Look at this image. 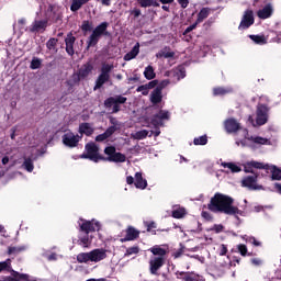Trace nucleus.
<instances>
[{"label": "nucleus", "instance_id": "1", "mask_svg": "<svg viewBox=\"0 0 281 281\" xmlns=\"http://www.w3.org/2000/svg\"><path fill=\"white\" fill-rule=\"evenodd\" d=\"M85 150L86 153L80 155V159H89L94 164H98L99 161L124 164V161H126V155L117 151L115 146H108L104 148L103 153L108 157L100 155V147H98L95 143H87L85 146Z\"/></svg>", "mask_w": 281, "mask_h": 281}, {"label": "nucleus", "instance_id": "2", "mask_svg": "<svg viewBox=\"0 0 281 281\" xmlns=\"http://www.w3.org/2000/svg\"><path fill=\"white\" fill-rule=\"evenodd\" d=\"M207 210L214 214H226L227 216H236V214H241L238 206H234V198L216 192L214 196L211 198Z\"/></svg>", "mask_w": 281, "mask_h": 281}, {"label": "nucleus", "instance_id": "3", "mask_svg": "<svg viewBox=\"0 0 281 281\" xmlns=\"http://www.w3.org/2000/svg\"><path fill=\"white\" fill-rule=\"evenodd\" d=\"M148 251L151 254L149 258V273L157 276L159 269H161L166 265V260H168V248L155 245L150 247Z\"/></svg>", "mask_w": 281, "mask_h": 281}, {"label": "nucleus", "instance_id": "4", "mask_svg": "<svg viewBox=\"0 0 281 281\" xmlns=\"http://www.w3.org/2000/svg\"><path fill=\"white\" fill-rule=\"evenodd\" d=\"M102 36H111V33L109 32V22H101L94 30H92V33L87 40V49L95 47L98 43H100Z\"/></svg>", "mask_w": 281, "mask_h": 281}, {"label": "nucleus", "instance_id": "5", "mask_svg": "<svg viewBox=\"0 0 281 281\" xmlns=\"http://www.w3.org/2000/svg\"><path fill=\"white\" fill-rule=\"evenodd\" d=\"M102 260H106V249L104 248H95L90 252H80L77 255V262L80 265H87V262H102Z\"/></svg>", "mask_w": 281, "mask_h": 281}, {"label": "nucleus", "instance_id": "6", "mask_svg": "<svg viewBox=\"0 0 281 281\" xmlns=\"http://www.w3.org/2000/svg\"><path fill=\"white\" fill-rule=\"evenodd\" d=\"M115 69V66L113 64H109L106 61L101 64L100 75L98 76L94 85V91H98V89H102L106 82H110L111 80V71Z\"/></svg>", "mask_w": 281, "mask_h": 281}, {"label": "nucleus", "instance_id": "7", "mask_svg": "<svg viewBox=\"0 0 281 281\" xmlns=\"http://www.w3.org/2000/svg\"><path fill=\"white\" fill-rule=\"evenodd\" d=\"M46 21L48 22V25L56 24V25H63V10L60 7H57L55 4H49L46 12H45Z\"/></svg>", "mask_w": 281, "mask_h": 281}, {"label": "nucleus", "instance_id": "8", "mask_svg": "<svg viewBox=\"0 0 281 281\" xmlns=\"http://www.w3.org/2000/svg\"><path fill=\"white\" fill-rule=\"evenodd\" d=\"M127 100L128 99L126 97L117 94L105 99L103 105L105 109H112V113H120V111H122L120 104H126Z\"/></svg>", "mask_w": 281, "mask_h": 281}, {"label": "nucleus", "instance_id": "9", "mask_svg": "<svg viewBox=\"0 0 281 281\" xmlns=\"http://www.w3.org/2000/svg\"><path fill=\"white\" fill-rule=\"evenodd\" d=\"M269 106L265 103H260L257 105L256 110V124L257 126H265L267 122H269Z\"/></svg>", "mask_w": 281, "mask_h": 281}, {"label": "nucleus", "instance_id": "10", "mask_svg": "<svg viewBox=\"0 0 281 281\" xmlns=\"http://www.w3.org/2000/svg\"><path fill=\"white\" fill-rule=\"evenodd\" d=\"M254 23H256V18H254V10L247 9L244 12V15L241 16V21L238 25V30L240 31L249 30V27L254 25Z\"/></svg>", "mask_w": 281, "mask_h": 281}, {"label": "nucleus", "instance_id": "11", "mask_svg": "<svg viewBox=\"0 0 281 281\" xmlns=\"http://www.w3.org/2000/svg\"><path fill=\"white\" fill-rule=\"evenodd\" d=\"M243 188H248V190H263L261 184H258V173L252 176H246L241 180Z\"/></svg>", "mask_w": 281, "mask_h": 281}, {"label": "nucleus", "instance_id": "12", "mask_svg": "<svg viewBox=\"0 0 281 281\" xmlns=\"http://www.w3.org/2000/svg\"><path fill=\"white\" fill-rule=\"evenodd\" d=\"M80 221L82 222L80 224V232H83V234L89 235L91 232H100V222H95L93 220L87 221L82 218H80Z\"/></svg>", "mask_w": 281, "mask_h": 281}, {"label": "nucleus", "instance_id": "13", "mask_svg": "<svg viewBox=\"0 0 281 281\" xmlns=\"http://www.w3.org/2000/svg\"><path fill=\"white\" fill-rule=\"evenodd\" d=\"M61 140L64 146H67V148H76L80 143V136L78 134H74V132H68L61 136Z\"/></svg>", "mask_w": 281, "mask_h": 281}, {"label": "nucleus", "instance_id": "14", "mask_svg": "<svg viewBox=\"0 0 281 281\" xmlns=\"http://www.w3.org/2000/svg\"><path fill=\"white\" fill-rule=\"evenodd\" d=\"M168 85V81H162L159 86H157L154 91H151L150 94V102L151 104H159L161 103V100H164V94L161 91H164V88Z\"/></svg>", "mask_w": 281, "mask_h": 281}, {"label": "nucleus", "instance_id": "15", "mask_svg": "<svg viewBox=\"0 0 281 281\" xmlns=\"http://www.w3.org/2000/svg\"><path fill=\"white\" fill-rule=\"evenodd\" d=\"M139 231L133 226H127L125 229V237L121 238V243H130L131 240H137L139 238Z\"/></svg>", "mask_w": 281, "mask_h": 281}, {"label": "nucleus", "instance_id": "16", "mask_svg": "<svg viewBox=\"0 0 281 281\" xmlns=\"http://www.w3.org/2000/svg\"><path fill=\"white\" fill-rule=\"evenodd\" d=\"M11 276L3 277L2 281H30V274L20 273L19 271L11 269Z\"/></svg>", "mask_w": 281, "mask_h": 281}, {"label": "nucleus", "instance_id": "17", "mask_svg": "<svg viewBox=\"0 0 281 281\" xmlns=\"http://www.w3.org/2000/svg\"><path fill=\"white\" fill-rule=\"evenodd\" d=\"M47 27H49V23L46 19L35 20L30 29V32H32V34H34V32H41V34H43V32H45Z\"/></svg>", "mask_w": 281, "mask_h": 281}, {"label": "nucleus", "instance_id": "18", "mask_svg": "<svg viewBox=\"0 0 281 281\" xmlns=\"http://www.w3.org/2000/svg\"><path fill=\"white\" fill-rule=\"evenodd\" d=\"M226 133H238L240 131V123L236 119L231 117L224 122Z\"/></svg>", "mask_w": 281, "mask_h": 281}, {"label": "nucleus", "instance_id": "19", "mask_svg": "<svg viewBox=\"0 0 281 281\" xmlns=\"http://www.w3.org/2000/svg\"><path fill=\"white\" fill-rule=\"evenodd\" d=\"M91 71H93V64H91V61L83 64L81 66V69H79L78 71L77 82H80V80H85V78H88Z\"/></svg>", "mask_w": 281, "mask_h": 281}, {"label": "nucleus", "instance_id": "20", "mask_svg": "<svg viewBox=\"0 0 281 281\" xmlns=\"http://www.w3.org/2000/svg\"><path fill=\"white\" fill-rule=\"evenodd\" d=\"M65 45L68 56H74V54H76V50L74 49V45H76V36H74V33L70 32L67 34V37L65 38Z\"/></svg>", "mask_w": 281, "mask_h": 281}, {"label": "nucleus", "instance_id": "21", "mask_svg": "<svg viewBox=\"0 0 281 281\" xmlns=\"http://www.w3.org/2000/svg\"><path fill=\"white\" fill-rule=\"evenodd\" d=\"M176 276L178 280L182 281H199V274L194 272L177 271Z\"/></svg>", "mask_w": 281, "mask_h": 281}, {"label": "nucleus", "instance_id": "22", "mask_svg": "<svg viewBox=\"0 0 281 281\" xmlns=\"http://www.w3.org/2000/svg\"><path fill=\"white\" fill-rule=\"evenodd\" d=\"M135 188H138V190H146L148 188V181L144 179L142 176V172H136L135 173V182H134Z\"/></svg>", "mask_w": 281, "mask_h": 281}, {"label": "nucleus", "instance_id": "23", "mask_svg": "<svg viewBox=\"0 0 281 281\" xmlns=\"http://www.w3.org/2000/svg\"><path fill=\"white\" fill-rule=\"evenodd\" d=\"M271 14H273V8L271 7V4H267L257 12V16L262 20L269 19Z\"/></svg>", "mask_w": 281, "mask_h": 281}, {"label": "nucleus", "instance_id": "24", "mask_svg": "<svg viewBox=\"0 0 281 281\" xmlns=\"http://www.w3.org/2000/svg\"><path fill=\"white\" fill-rule=\"evenodd\" d=\"M93 127H91L90 123H81L79 125V133L80 135H86L87 137H91L93 135Z\"/></svg>", "mask_w": 281, "mask_h": 281}, {"label": "nucleus", "instance_id": "25", "mask_svg": "<svg viewBox=\"0 0 281 281\" xmlns=\"http://www.w3.org/2000/svg\"><path fill=\"white\" fill-rule=\"evenodd\" d=\"M138 54H139V43H136L134 47L131 49V52L124 55L123 59L125 61L133 60L134 58H137Z\"/></svg>", "mask_w": 281, "mask_h": 281}, {"label": "nucleus", "instance_id": "26", "mask_svg": "<svg viewBox=\"0 0 281 281\" xmlns=\"http://www.w3.org/2000/svg\"><path fill=\"white\" fill-rule=\"evenodd\" d=\"M211 12H212V9L202 8L200 10V12L198 13V19L195 21L198 23V25H199V23H203V21H205V19H207V16H210Z\"/></svg>", "mask_w": 281, "mask_h": 281}, {"label": "nucleus", "instance_id": "27", "mask_svg": "<svg viewBox=\"0 0 281 281\" xmlns=\"http://www.w3.org/2000/svg\"><path fill=\"white\" fill-rule=\"evenodd\" d=\"M27 246H9L8 247V256H19L22 251H25Z\"/></svg>", "mask_w": 281, "mask_h": 281}, {"label": "nucleus", "instance_id": "28", "mask_svg": "<svg viewBox=\"0 0 281 281\" xmlns=\"http://www.w3.org/2000/svg\"><path fill=\"white\" fill-rule=\"evenodd\" d=\"M91 0H72L70 4V10L72 12H78L82 8V5H87Z\"/></svg>", "mask_w": 281, "mask_h": 281}, {"label": "nucleus", "instance_id": "29", "mask_svg": "<svg viewBox=\"0 0 281 281\" xmlns=\"http://www.w3.org/2000/svg\"><path fill=\"white\" fill-rule=\"evenodd\" d=\"M269 170L271 171L272 181H281V169L278 166L272 165Z\"/></svg>", "mask_w": 281, "mask_h": 281}, {"label": "nucleus", "instance_id": "30", "mask_svg": "<svg viewBox=\"0 0 281 281\" xmlns=\"http://www.w3.org/2000/svg\"><path fill=\"white\" fill-rule=\"evenodd\" d=\"M140 8H159L157 0H136Z\"/></svg>", "mask_w": 281, "mask_h": 281}, {"label": "nucleus", "instance_id": "31", "mask_svg": "<svg viewBox=\"0 0 281 281\" xmlns=\"http://www.w3.org/2000/svg\"><path fill=\"white\" fill-rule=\"evenodd\" d=\"M144 76L146 80H155L157 74H155V68L153 66H147L144 70Z\"/></svg>", "mask_w": 281, "mask_h": 281}, {"label": "nucleus", "instance_id": "32", "mask_svg": "<svg viewBox=\"0 0 281 281\" xmlns=\"http://www.w3.org/2000/svg\"><path fill=\"white\" fill-rule=\"evenodd\" d=\"M250 41H254L256 45H267V37L265 35H248Z\"/></svg>", "mask_w": 281, "mask_h": 281}, {"label": "nucleus", "instance_id": "33", "mask_svg": "<svg viewBox=\"0 0 281 281\" xmlns=\"http://www.w3.org/2000/svg\"><path fill=\"white\" fill-rule=\"evenodd\" d=\"M173 76L177 78V80L186 78V67L178 66L176 69H173Z\"/></svg>", "mask_w": 281, "mask_h": 281}, {"label": "nucleus", "instance_id": "34", "mask_svg": "<svg viewBox=\"0 0 281 281\" xmlns=\"http://www.w3.org/2000/svg\"><path fill=\"white\" fill-rule=\"evenodd\" d=\"M80 27L83 34H87V32H93V22L89 20H85L82 21V24Z\"/></svg>", "mask_w": 281, "mask_h": 281}, {"label": "nucleus", "instance_id": "35", "mask_svg": "<svg viewBox=\"0 0 281 281\" xmlns=\"http://www.w3.org/2000/svg\"><path fill=\"white\" fill-rule=\"evenodd\" d=\"M12 269V259H7L4 261H0V273L1 271H8L10 272Z\"/></svg>", "mask_w": 281, "mask_h": 281}, {"label": "nucleus", "instance_id": "36", "mask_svg": "<svg viewBox=\"0 0 281 281\" xmlns=\"http://www.w3.org/2000/svg\"><path fill=\"white\" fill-rule=\"evenodd\" d=\"M223 168H228L232 172H241V168L234 162H222Z\"/></svg>", "mask_w": 281, "mask_h": 281}, {"label": "nucleus", "instance_id": "37", "mask_svg": "<svg viewBox=\"0 0 281 281\" xmlns=\"http://www.w3.org/2000/svg\"><path fill=\"white\" fill-rule=\"evenodd\" d=\"M187 212L184 207H178L171 212V216L173 218H183L186 216Z\"/></svg>", "mask_w": 281, "mask_h": 281}, {"label": "nucleus", "instance_id": "38", "mask_svg": "<svg viewBox=\"0 0 281 281\" xmlns=\"http://www.w3.org/2000/svg\"><path fill=\"white\" fill-rule=\"evenodd\" d=\"M194 146H205L207 144V135H202L193 139Z\"/></svg>", "mask_w": 281, "mask_h": 281}, {"label": "nucleus", "instance_id": "39", "mask_svg": "<svg viewBox=\"0 0 281 281\" xmlns=\"http://www.w3.org/2000/svg\"><path fill=\"white\" fill-rule=\"evenodd\" d=\"M24 169H26L27 172L34 171V161L32 158H25L23 162Z\"/></svg>", "mask_w": 281, "mask_h": 281}, {"label": "nucleus", "instance_id": "40", "mask_svg": "<svg viewBox=\"0 0 281 281\" xmlns=\"http://www.w3.org/2000/svg\"><path fill=\"white\" fill-rule=\"evenodd\" d=\"M249 166H252V168H256L257 170H269V165H265L255 160L250 161Z\"/></svg>", "mask_w": 281, "mask_h": 281}, {"label": "nucleus", "instance_id": "41", "mask_svg": "<svg viewBox=\"0 0 281 281\" xmlns=\"http://www.w3.org/2000/svg\"><path fill=\"white\" fill-rule=\"evenodd\" d=\"M249 142H254V144H259L261 146H265V144H267L268 139L261 136H250Z\"/></svg>", "mask_w": 281, "mask_h": 281}, {"label": "nucleus", "instance_id": "42", "mask_svg": "<svg viewBox=\"0 0 281 281\" xmlns=\"http://www.w3.org/2000/svg\"><path fill=\"white\" fill-rule=\"evenodd\" d=\"M166 49L168 48L160 50L156 56L158 58H175V52H166Z\"/></svg>", "mask_w": 281, "mask_h": 281}, {"label": "nucleus", "instance_id": "43", "mask_svg": "<svg viewBox=\"0 0 281 281\" xmlns=\"http://www.w3.org/2000/svg\"><path fill=\"white\" fill-rule=\"evenodd\" d=\"M137 254H139V246H133L126 249L124 257L128 258V256H133Z\"/></svg>", "mask_w": 281, "mask_h": 281}, {"label": "nucleus", "instance_id": "44", "mask_svg": "<svg viewBox=\"0 0 281 281\" xmlns=\"http://www.w3.org/2000/svg\"><path fill=\"white\" fill-rule=\"evenodd\" d=\"M237 251L245 258V256H251L250 252L247 251V245L239 244L237 245Z\"/></svg>", "mask_w": 281, "mask_h": 281}, {"label": "nucleus", "instance_id": "45", "mask_svg": "<svg viewBox=\"0 0 281 281\" xmlns=\"http://www.w3.org/2000/svg\"><path fill=\"white\" fill-rule=\"evenodd\" d=\"M56 45H58V38H56V37H50V38L46 42V47H47V49H49V50L56 49Z\"/></svg>", "mask_w": 281, "mask_h": 281}, {"label": "nucleus", "instance_id": "46", "mask_svg": "<svg viewBox=\"0 0 281 281\" xmlns=\"http://www.w3.org/2000/svg\"><path fill=\"white\" fill-rule=\"evenodd\" d=\"M227 93H229V90L223 87H217L213 89V95H227Z\"/></svg>", "mask_w": 281, "mask_h": 281}, {"label": "nucleus", "instance_id": "47", "mask_svg": "<svg viewBox=\"0 0 281 281\" xmlns=\"http://www.w3.org/2000/svg\"><path fill=\"white\" fill-rule=\"evenodd\" d=\"M41 65H43V61L38 59V57H33L30 68L31 69H41Z\"/></svg>", "mask_w": 281, "mask_h": 281}, {"label": "nucleus", "instance_id": "48", "mask_svg": "<svg viewBox=\"0 0 281 281\" xmlns=\"http://www.w3.org/2000/svg\"><path fill=\"white\" fill-rule=\"evenodd\" d=\"M146 227H147V232H149L150 234H157V223L155 222H147L145 223Z\"/></svg>", "mask_w": 281, "mask_h": 281}, {"label": "nucleus", "instance_id": "49", "mask_svg": "<svg viewBox=\"0 0 281 281\" xmlns=\"http://www.w3.org/2000/svg\"><path fill=\"white\" fill-rule=\"evenodd\" d=\"M148 135V130H142L135 133L134 139H146Z\"/></svg>", "mask_w": 281, "mask_h": 281}, {"label": "nucleus", "instance_id": "50", "mask_svg": "<svg viewBox=\"0 0 281 281\" xmlns=\"http://www.w3.org/2000/svg\"><path fill=\"white\" fill-rule=\"evenodd\" d=\"M156 116H158L161 121L164 120H170V112L166 111V110H160Z\"/></svg>", "mask_w": 281, "mask_h": 281}, {"label": "nucleus", "instance_id": "51", "mask_svg": "<svg viewBox=\"0 0 281 281\" xmlns=\"http://www.w3.org/2000/svg\"><path fill=\"white\" fill-rule=\"evenodd\" d=\"M151 124L155 126V128H159V126H164V121H161L157 114H155L153 117H151Z\"/></svg>", "mask_w": 281, "mask_h": 281}, {"label": "nucleus", "instance_id": "52", "mask_svg": "<svg viewBox=\"0 0 281 281\" xmlns=\"http://www.w3.org/2000/svg\"><path fill=\"white\" fill-rule=\"evenodd\" d=\"M90 240H89V235L86 234V236L81 237L79 240H78V245H80L81 247H89L90 245Z\"/></svg>", "mask_w": 281, "mask_h": 281}, {"label": "nucleus", "instance_id": "53", "mask_svg": "<svg viewBox=\"0 0 281 281\" xmlns=\"http://www.w3.org/2000/svg\"><path fill=\"white\" fill-rule=\"evenodd\" d=\"M137 93H142V95H148V89L146 85H142L136 89Z\"/></svg>", "mask_w": 281, "mask_h": 281}, {"label": "nucleus", "instance_id": "54", "mask_svg": "<svg viewBox=\"0 0 281 281\" xmlns=\"http://www.w3.org/2000/svg\"><path fill=\"white\" fill-rule=\"evenodd\" d=\"M117 131V126L112 125L105 130V134L108 137H111Z\"/></svg>", "mask_w": 281, "mask_h": 281}, {"label": "nucleus", "instance_id": "55", "mask_svg": "<svg viewBox=\"0 0 281 281\" xmlns=\"http://www.w3.org/2000/svg\"><path fill=\"white\" fill-rule=\"evenodd\" d=\"M106 139H109L106 132L95 136V142H106Z\"/></svg>", "mask_w": 281, "mask_h": 281}, {"label": "nucleus", "instance_id": "56", "mask_svg": "<svg viewBox=\"0 0 281 281\" xmlns=\"http://www.w3.org/2000/svg\"><path fill=\"white\" fill-rule=\"evenodd\" d=\"M201 216H202V218H204L205 221H213V216H212V214L210 213V212H206V211H202V213H201Z\"/></svg>", "mask_w": 281, "mask_h": 281}, {"label": "nucleus", "instance_id": "57", "mask_svg": "<svg viewBox=\"0 0 281 281\" xmlns=\"http://www.w3.org/2000/svg\"><path fill=\"white\" fill-rule=\"evenodd\" d=\"M196 25H199V23H193V24H191L190 26H188L186 30H184V32H183V34L186 35V34H190V32H192V30H196Z\"/></svg>", "mask_w": 281, "mask_h": 281}, {"label": "nucleus", "instance_id": "58", "mask_svg": "<svg viewBox=\"0 0 281 281\" xmlns=\"http://www.w3.org/2000/svg\"><path fill=\"white\" fill-rule=\"evenodd\" d=\"M244 172L256 175V172H254V166L249 165V162H247V166H245Z\"/></svg>", "mask_w": 281, "mask_h": 281}, {"label": "nucleus", "instance_id": "59", "mask_svg": "<svg viewBox=\"0 0 281 281\" xmlns=\"http://www.w3.org/2000/svg\"><path fill=\"white\" fill-rule=\"evenodd\" d=\"M179 5L186 10V8H188V5H190V0H177Z\"/></svg>", "mask_w": 281, "mask_h": 281}, {"label": "nucleus", "instance_id": "60", "mask_svg": "<svg viewBox=\"0 0 281 281\" xmlns=\"http://www.w3.org/2000/svg\"><path fill=\"white\" fill-rule=\"evenodd\" d=\"M158 85V81L157 80H153V81H149L148 83L145 85V87H147V91L149 89H155V87H157Z\"/></svg>", "mask_w": 281, "mask_h": 281}, {"label": "nucleus", "instance_id": "61", "mask_svg": "<svg viewBox=\"0 0 281 281\" xmlns=\"http://www.w3.org/2000/svg\"><path fill=\"white\" fill-rule=\"evenodd\" d=\"M220 256H227V246L225 244H222Z\"/></svg>", "mask_w": 281, "mask_h": 281}, {"label": "nucleus", "instance_id": "62", "mask_svg": "<svg viewBox=\"0 0 281 281\" xmlns=\"http://www.w3.org/2000/svg\"><path fill=\"white\" fill-rule=\"evenodd\" d=\"M132 14L134 15V19H137V18L142 16V10H139V9H134V10L132 11Z\"/></svg>", "mask_w": 281, "mask_h": 281}, {"label": "nucleus", "instance_id": "63", "mask_svg": "<svg viewBox=\"0 0 281 281\" xmlns=\"http://www.w3.org/2000/svg\"><path fill=\"white\" fill-rule=\"evenodd\" d=\"M251 265H255V267H260V265H262V260L254 258L251 259Z\"/></svg>", "mask_w": 281, "mask_h": 281}, {"label": "nucleus", "instance_id": "64", "mask_svg": "<svg viewBox=\"0 0 281 281\" xmlns=\"http://www.w3.org/2000/svg\"><path fill=\"white\" fill-rule=\"evenodd\" d=\"M48 260H58V255L56 252L50 254Z\"/></svg>", "mask_w": 281, "mask_h": 281}]
</instances>
